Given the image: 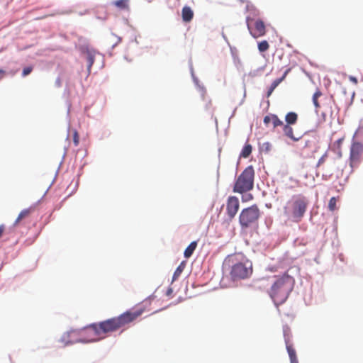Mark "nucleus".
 Instances as JSON below:
<instances>
[{
    "mask_svg": "<svg viewBox=\"0 0 363 363\" xmlns=\"http://www.w3.org/2000/svg\"><path fill=\"white\" fill-rule=\"evenodd\" d=\"M86 59L88 62V70L90 72L91 67L94 62L95 55L92 51L86 50L85 52Z\"/></svg>",
    "mask_w": 363,
    "mask_h": 363,
    "instance_id": "nucleus-18",
    "label": "nucleus"
},
{
    "mask_svg": "<svg viewBox=\"0 0 363 363\" xmlns=\"http://www.w3.org/2000/svg\"><path fill=\"white\" fill-rule=\"evenodd\" d=\"M32 71H33L32 66L26 67L23 69L22 76L26 77V76L28 75L29 74H30Z\"/></svg>",
    "mask_w": 363,
    "mask_h": 363,
    "instance_id": "nucleus-27",
    "label": "nucleus"
},
{
    "mask_svg": "<svg viewBox=\"0 0 363 363\" xmlns=\"http://www.w3.org/2000/svg\"><path fill=\"white\" fill-rule=\"evenodd\" d=\"M349 79L354 84H357L358 83L357 79L353 76H350Z\"/></svg>",
    "mask_w": 363,
    "mask_h": 363,
    "instance_id": "nucleus-30",
    "label": "nucleus"
},
{
    "mask_svg": "<svg viewBox=\"0 0 363 363\" xmlns=\"http://www.w3.org/2000/svg\"><path fill=\"white\" fill-rule=\"evenodd\" d=\"M5 230V226L4 225H0V238L2 236Z\"/></svg>",
    "mask_w": 363,
    "mask_h": 363,
    "instance_id": "nucleus-31",
    "label": "nucleus"
},
{
    "mask_svg": "<svg viewBox=\"0 0 363 363\" xmlns=\"http://www.w3.org/2000/svg\"><path fill=\"white\" fill-rule=\"evenodd\" d=\"M128 0H116L113 2V4L121 9H128Z\"/></svg>",
    "mask_w": 363,
    "mask_h": 363,
    "instance_id": "nucleus-21",
    "label": "nucleus"
},
{
    "mask_svg": "<svg viewBox=\"0 0 363 363\" xmlns=\"http://www.w3.org/2000/svg\"><path fill=\"white\" fill-rule=\"evenodd\" d=\"M363 155V144L352 141L350 147V162L352 167L357 166L360 162Z\"/></svg>",
    "mask_w": 363,
    "mask_h": 363,
    "instance_id": "nucleus-8",
    "label": "nucleus"
},
{
    "mask_svg": "<svg viewBox=\"0 0 363 363\" xmlns=\"http://www.w3.org/2000/svg\"><path fill=\"white\" fill-rule=\"evenodd\" d=\"M73 143L75 146H77L79 143V137L76 130L73 132Z\"/></svg>",
    "mask_w": 363,
    "mask_h": 363,
    "instance_id": "nucleus-26",
    "label": "nucleus"
},
{
    "mask_svg": "<svg viewBox=\"0 0 363 363\" xmlns=\"http://www.w3.org/2000/svg\"><path fill=\"white\" fill-rule=\"evenodd\" d=\"M294 284V279L287 274L278 277L272 284L269 294L276 304L283 303L288 298Z\"/></svg>",
    "mask_w": 363,
    "mask_h": 363,
    "instance_id": "nucleus-4",
    "label": "nucleus"
},
{
    "mask_svg": "<svg viewBox=\"0 0 363 363\" xmlns=\"http://www.w3.org/2000/svg\"><path fill=\"white\" fill-rule=\"evenodd\" d=\"M252 199H253V196L251 194H248L242 197V202H247V201L252 200Z\"/></svg>",
    "mask_w": 363,
    "mask_h": 363,
    "instance_id": "nucleus-29",
    "label": "nucleus"
},
{
    "mask_svg": "<svg viewBox=\"0 0 363 363\" xmlns=\"http://www.w3.org/2000/svg\"><path fill=\"white\" fill-rule=\"evenodd\" d=\"M298 114L295 112L291 111L286 113L285 116V124L294 125L298 121Z\"/></svg>",
    "mask_w": 363,
    "mask_h": 363,
    "instance_id": "nucleus-16",
    "label": "nucleus"
},
{
    "mask_svg": "<svg viewBox=\"0 0 363 363\" xmlns=\"http://www.w3.org/2000/svg\"><path fill=\"white\" fill-rule=\"evenodd\" d=\"M193 17L194 12L192 9L188 6H184L182 10V18L183 21L190 22L193 19Z\"/></svg>",
    "mask_w": 363,
    "mask_h": 363,
    "instance_id": "nucleus-13",
    "label": "nucleus"
},
{
    "mask_svg": "<svg viewBox=\"0 0 363 363\" xmlns=\"http://www.w3.org/2000/svg\"><path fill=\"white\" fill-rule=\"evenodd\" d=\"M342 140H343V139H342V138H341V139H339V140L337 141V144H338V145H339V146H340V145H341V143H342Z\"/></svg>",
    "mask_w": 363,
    "mask_h": 363,
    "instance_id": "nucleus-34",
    "label": "nucleus"
},
{
    "mask_svg": "<svg viewBox=\"0 0 363 363\" xmlns=\"http://www.w3.org/2000/svg\"><path fill=\"white\" fill-rule=\"evenodd\" d=\"M308 205L307 199L302 195H296L284 206L283 213L286 221L299 223L303 218Z\"/></svg>",
    "mask_w": 363,
    "mask_h": 363,
    "instance_id": "nucleus-3",
    "label": "nucleus"
},
{
    "mask_svg": "<svg viewBox=\"0 0 363 363\" xmlns=\"http://www.w3.org/2000/svg\"><path fill=\"white\" fill-rule=\"evenodd\" d=\"M323 162H324V157H322L319 159V160L318 162V166H320Z\"/></svg>",
    "mask_w": 363,
    "mask_h": 363,
    "instance_id": "nucleus-32",
    "label": "nucleus"
},
{
    "mask_svg": "<svg viewBox=\"0 0 363 363\" xmlns=\"http://www.w3.org/2000/svg\"><path fill=\"white\" fill-rule=\"evenodd\" d=\"M337 200L335 197H332L328 203V208L330 211H334L336 209Z\"/></svg>",
    "mask_w": 363,
    "mask_h": 363,
    "instance_id": "nucleus-25",
    "label": "nucleus"
},
{
    "mask_svg": "<svg viewBox=\"0 0 363 363\" xmlns=\"http://www.w3.org/2000/svg\"><path fill=\"white\" fill-rule=\"evenodd\" d=\"M269 48V45L267 40H262L258 43V49L259 52H265Z\"/></svg>",
    "mask_w": 363,
    "mask_h": 363,
    "instance_id": "nucleus-24",
    "label": "nucleus"
},
{
    "mask_svg": "<svg viewBox=\"0 0 363 363\" xmlns=\"http://www.w3.org/2000/svg\"><path fill=\"white\" fill-rule=\"evenodd\" d=\"M143 312L144 309L128 311L118 316L99 323H92L84 330V335L86 337L77 340V342H92L104 339L110 333H114L134 321ZM74 334V330L67 332L62 335L60 341L65 346L72 345L76 342V341L70 340Z\"/></svg>",
    "mask_w": 363,
    "mask_h": 363,
    "instance_id": "nucleus-1",
    "label": "nucleus"
},
{
    "mask_svg": "<svg viewBox=\"0 0 363 363\" xmlns=\"http://www.w3.org/2000/svg\"><path fill=\"white\" fill-rule=\"evenodd\" d=\"M272 123L273 125V128H275L278 126H283L284 124L281 120L279 118V117L275 114H272Z\"/></svg>",
    "mask_w": 363,
    "mask_h": 363,
    "instance_id": "nucleus-23",
    "label": "nucleus"
},
{
    "mask_svg": "<svg viewBox=\"0 0 363 363\" xmlns=\"http://www.w3.org/2000/svg\"><path fill=\"white\" fill-rule=\"evenodd\" d=\"M33 211L34 208L32 207L21 211L14 222V225H18V223L23 219L28 218Z\"/></svg>",
    "mask_w": 363,
    "mask_h": 363,
    "instance_id": "nucleus-14",
    "label": "nucleus"
},
{
    "mask_svg": "<svg viewBox=\"0 0 363 363\" xmlns=\"http://www.w3.org/2000/svg\"><path fill=\"white\" fill-rule=\"evenodd\" d=\"M252 152V146L250 144H246L242 150L240 157L247 158Z\"/></svg>",
    "mask_w": 363,
    "mask_h": 363,
    "instance_id": "nucleus-22",
    "label": "nucleus"
},
{
    "mask_svg": "<svg viewBox=\"0 0 363 363\" xmlns=\"http://www.w3.org/2000/svg\"><path fill=\"white\" fill-rule=\"evenodd\" d=\"M260 211L257 205L243 208L239 215V223L242 230H246L257 224Z\"/></svg>",
    "mask_w": 363,
    "mask_h": 363,
    "instance_id": "nucleus-6",
    "label": "nucleus"
},
{
    "mask_svg": "<svg viewBox=\"0 0 363 363\" xmlns=\"http://www.w3.org/2000/svg\"><path fill=\"white\" fill-rule=\"evenodd\" d=\"M254 168L250 165L238 177L233 186V192L242 194L251 191L254 187Z\"/></svg>",
    "mask_w": 363,
    "mask_h": 363,
    "instance_id": "nucleus-5",
    "label": "nucleus"
},
{
    "mask_svg": "<svg viewBox=\"0 0 363 363\" xmlns=\"http://www.w3.org/2000/svg\"><path fill=\"white\" fill-rule=\"evenodd\" d=\"M4 74H5V71L0 69V79H1Z\"/></svg>",
    "mask_w": 363,
    "mask_h": 363,
    "instance_id": "nucleus-33",
    "label": "nucleus"
},
{
    "mask_svg": "<svg viewBox=\"0 0 363 363\" xmlns=\"http://www.w3.org/2000/svg\"><path fill=\"white\" fill-rule=\"evenodd\" d=\"M196 247H197V242L196 241L191 242L184 250V257L186 258H189L194 253Z\"/></svg>",
    "mask_w": 363,
    "mask_h": 363,
    "instance_id": "nucleus-17",
    "label": "nucleus"
},
{
    "mask_svg": "<svg viewBox=\"0 0 363 363\" xmlns=\"http://www.w3.org/2000/svg\"><path fill=\"white\" fill-rule=\"evenodd\" d=\"M272 114L267 115L264 116L263 122L266 125H268L270 122H272Z\"/></svg>",
    "mask_w": 363,
    "mask_h": 363,
    "instance_id": "nucleus-28",
    "label": "nucleus"
},
{
    "mask_svg": "<svg viewBox=\"0 0 363 363\" xmlns=\"http://www.w3.org/2000/svg\"><path fill=\"white\" fill-rule=\"evenodd\" d=\"M317 140L315 137L306 139L304 145L301 148V155L303 157H310L317 151Z\"/></svg>",
    "mask_w": 363,
    "mask_h": 363,
    "instance_id": "nucleus-10",
    "label": "nucleus"
},
{
    "mask_svg": "<svg viewBox=\"0 0 363 363\" xmlns=\"http://www.w3.org/2000/svg\"><path fill=\"white\" fill-rule=\"evenodd\" d=\"M286 347L290 358L291 363H298V358L296 356V352L293 345L289 342V340L288 338L285 339Z\"/></svg>",
    "mask_w": 363,
    "mask_h": 363,
    "instance_id": "nucleus-12",
    "label": "nucleus"
},
{
    "mask_svg": "<svg viewBox=\"0 0 363 363\" xmlns=\"http://www.w3.org/2000/svg\"><path fill=\"white\" fill-rule=\"evenodd\" d=\"M291 125H289V124L283 125L282 130H283L284 135L286 138L291 139V140H293L294 142H297L301 138V136H300V137L295 136L294 128L291 127Z\"/></svg>",
    "mask_w": 363,
    "mask_h": 363,
    "instance_id": "nucleus-11",
    "label": "nucleus"
},
{
    "mask_svg": "<svg viewBox=\"0 0 363 363\" xmlns=\"http://www.w3.org/2000/svg\"><path fill=\"white\" fill-rule=\"evenodd\" d=\"M246 21L250 33L254 38L262 37L266 34V26L262 20H254L247 17Z\"/></svg>",
    "mask_w": 363,
    "mask_h": 363,
    "instance_id": "nucleus-7",
    "label": "nucleus"
},
{
    "mask_svg": "<svg viewBox=\"0 0 363 363\" xmlns=\"http://www.w3.org/2000/svg\"><path fill=\"white\" fill-rule=\"evenodd\" d=\"M289 69H287L284 74H283L282 77L279 78V79H277L276 80H274L270 87L269 88V90L267 91V96H269L272 92L274 91V90L276 89V87L284 79V78L286 77V76L287 75L288 72H289Z\"/></svg>",
    "mask_w": 363,
    "mask_h": 363,
    "instance_id": "nucleus-15",
    "label": "nucleus"
},
{
    "mask_svg": "<svg viewBox=\"0 0 363 363\" xmlns=\"http://www.w3.org/2000/svg\"><path fill=\"white\" fill-rule=\"evenodd\" d=\"M322 96H323V94L319 89H317L316 91L313 95L312 101H313L314 106L315 107L316 112L318 111V109L320 107V105L318 102V99L320 97H321Z\"/></svg>",
    "mask_w": 363,
    "mask_h": 363,
    "instance_id": "nucleus-19",
    "label": "nucleus"
},
{
    "mask_svg": "<svg viewBox=\"0 0 363 363\" xmlns=\"http://www.w3.org/2000/svg\"><path fill=\"white\" fill-rule=\"evenodd\" d=\"M239 208L240 202L238 198L235 196H230L226 201V213L230 220L235 218Z\"/></svg>",
    "mask_w": 363,
    "mask_h": 363,
    "instance_id": "nucleus-9",
    "label": "nucleus"
},
{
    "mask_svg": "<svg viewBox=\"0 0 363 363\" xmlns=\"http://www.w3.org/2000/svg\"><path fill=\"white\" fill-rule=\"evenodd\" d=\"M185 266H186L185 262L183 261L177 267V268L176 269V270L173 274V277H172V282L176 281L179 278V277L181 275V274L184 271Z\"/></svg>",
    "mask_w": 363,
    "mask_h": 363,
    "instance_id": "nucleus-20",
    "label": "nucleus"
},
{
    "mask_svg": "<svg viewBox=\"0 0 363 363\" xmlns=\"http://www.w3.org/2000/svg\"><path fill=\"white\" fill-rule=\"evenodd\" d=\"M225 263L231 267L230 274L234 281L247 279L252 273V263L242 253L228 255Z\"/></svg>",
    "mask_w": 363,
    "mask_h": 363,
    "instance_id": "nucleus-2",
    "label": "nucleus"
}]
</instances>
